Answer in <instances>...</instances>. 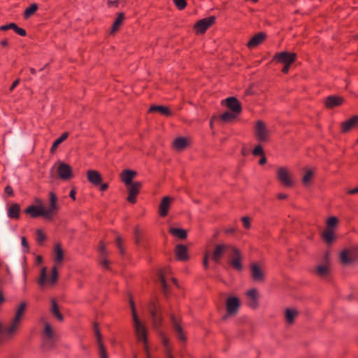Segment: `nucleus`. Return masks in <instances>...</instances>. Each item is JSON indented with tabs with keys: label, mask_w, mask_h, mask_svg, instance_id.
<instances>
[{
	"label": "nucleus",
	"mask_w": 358,
	"mask_h": 358,
	"mask_svg": "<svg viewBox=\"0 0 358 358\" xmlns=\"http://www.w3.org/2000/svg\"><path fill=\"white\" fill-rule=\"evenodd\" d=\"M14 31L21 36H24L26 35V31L22 28L18 27L17 26V28L14 29Z\"/></svg>",
	"instance_id": "nucleus-52"
},
{
	"label": "nucleus",
	"mask_w": 358,
	"mask_h": 358,
	"mask_svg": "<svg viewBox=\"0 0 358 358\" xmlns=\"http://www.w3.org/2000/svg\"><path fill=\"white\" fill-rule=\"evenodd\" d=\"M298 312L294 308H287L285 310V319L287 323L292 324L296 317Z\"/></svg>",
	"instance_id": "nucleus-38"
},
{
	"label": "nucleus",
	"mask_w": 358,
	"mask_h": 358,
	"mask_svg": "<svg viewBox=\"0 0 358 358\" xmlns=\"http://www.w3.org/2000/svg\"><path fill=\"white\" fill-rule=\"evenodd\" d=\"M0 43L2 46L5 47L8 45V41H7V40H3V41H1Z\"/></svg>",
	"instance_id": "nucleus-63"
},
{
	"label": "nucleus",
	"mask_w": 358,
	"mask_h": 358,
	"mask_svg": "<svg viewBox=\"0 0 358 358\" xmlns=\"http://www.w3.org/2000/svg\"><path fill=\"white\" fill-rule=\"evenodd\" d=\"M38 6L36 3L31 4L29 8L24 10V17L28 18L33 15L37 10Z\"/></svg>",
	"instance_id": "nucleus-43"
},
{
	"label": "nucleus",
	"mask_w": 358,
	"mask_h": 358,
	"mask_svg": "<svg viewBox=\"0 0 358 358\" xmlns=\"http://www.w3.org/2000/svg\"><path fill=\"white\" fill-rule=\"evenodd\" d=\"M173 201V198L170 196H164L162 199L159 208V213L162 217H165L168 215L169 208Z\"/></svg>",
	"instance_id": "nucleus-20"
},
{
	"label": "nucleus",
	"mask_w": 358,
	"mask_h": 358,
	"mask_svg": "<svg viewBox=\"0 0 358 358\" xmlns=\"http://www.w3.org/2000/svg\"><path fill=\"white\" fill-rule=\"evenodd\" d=\"M231 246V244L221 243L216 245L212 253V260L215 263H219L224 254L227 255L229 250V248Z\"/></svg>",
	"instance_id": "nucleus-11"
},
{
	"label": "nucleus",
	"mask_w": 358,
	"mask_h": 358,
	"mask_svg": "<svg viewBox=\"0 0 358 358\" xmlns=\"http://www.w3.org/2000/svg\"><path fill=\"white\" fill-rule=\"evenodd\" d=\"M241 152H242V155H243V156H246V155L248 154V150H246L245 148H243V149H242Z\"/></svg>",
	"instance_id": "nucleus-64"
},
{
	"label": "nucleus",
	"mask_w": 358,
	"mask_h": 358,
	"mask_svg": "<svg viewBox=\"0 0 358 358\" xmlns=\"http://www.w3.org/2000/svg\"><path fill=\"white\" fill-rule=\"evenodd\" d=\"M210 255V253L208 251L206 252L204 254L203 260V266L205 269L208 268V259H209Z\"/></svg>",
	"instance_id": "nucleus-49"
},
{
	"label": "nucleus",
	"mask_w": 358,
	"mask_h": 358,
	"mask_svg": "<svg viewBox=\"0 0 358 358\" xmlns=\"http://www.w3.org/2000/svg\"><path fill=\"white\" fill-rule=\"evenodd\" d=\"M94 332L96 339V343L99 348V353L100 358H108V355L106 353V350L105 348V346L102 342V337L101 332L99 331V329L96 326L94 327Z\"/></svg>",
	"instance_id": "nucleus-23"
},
{
	"label": "nucleus",
	"mask_w": 358,
	"mask_h": 358,
	"mask_svg": "<svg viewBox=\"0 0 358 358\" xmlns=\"http://www.w3.org/2000/svg\"><path fill=\"white\" fill-rule=\"evenodd\" d=\"M343 102V98L338 96H328L325 101L324 104L327 108H332L336 106L341 105Z\"/></svg>",
	"instance_id": "nucleus-26"
},
{
	"label": "nucleus",
	"mask_w": 358,
	"mask_h": 358,
	"mask_svg": "<svg viewBox=\"0 0 358 358\" xmlns=\"http://www.w3.org/2000/svg\"><path fill=\"white\" fill-rule=\"evenodd\" d=\"M340 260L344 265H349L358 260V245L343 250L340 253Z\"/></svg>",
	"instance_id": "nucleus-9"
},
{
	"label": "nucleus",
	"mask_w": 358,
	"mask_h": 358,
	"mask_svg": "<svg viewBox=\"0 0 358 358\" xmlns=\"http://www.w3.org/2000/svg\"><path fill=\"white\" fill-rule=\"evenodd\" d=\"M241 306V301L237 296H229L226 299V308L227 314L233 315L236 314Z\"/></svg>",
	"instance_id": "nucleus-12"
},
{
	"label": "nucleus",
	"mask_w": 358,
	"mask_h": 358,
	"mask_svg": "<svg viewBox=\"0 0 358 358\" xmlns=\"http://www.w3.org/2000/svg\"><path fill=\"white\" fill-rule=\"evenodd\" d=\"M266 162H267V159L265 157L264 154L263 155H261V159L259 161V164L260 165H264L266 163Z\"/></svg>",
	"instance_id": "nucleus-54"
},
{
	"label": "nucleus",
	"mask_w": 358,
	"mask_h": 358,
	"mask_svg": "<svg viewBox=\"0 0 358 358\" xmlns=\"http://www.w3.org/2000/svg\"><path fill=\"white\" fill-rule=\"evenodd\" d=\"M242 222H243V227L245 228V229H250V219L248 217H242Z\"/></svg>",
	"instance_id": "nucleus-50"
},
{
	"label": "nucleus",
	"mask_w": 358,
	"mask_h": 358,
	"mask_svg": "<svg viewBox=\"0 0 358 358\" xmlns=\"http://www.w3.org/2000/svg\"><path fill=\"white\" fill-rule=\"evenodd\" d=\"M69 136L68 132L63 133L59 138L56 139L50 149L51 152H54L55 150L57 149V148L59 146V144H61L64 141H65Z\"/></svg>",
	"instance_id": "nucleus-40"
},
{
	"label": "nucleus",
	"mask_w": 358,
	"mask_h": 358,
	"mask_svg": "<svg viewBox=\"0 0 358 358\" xmlns=\"http://www.w3.org/2000/svg\"><path fill=\"white\" fill-rule=\"evenodd\" d=\"M264 154V150L261 145H257L252 150V155L254 156H261L263 155Z\"/></svg>",
	"instance_id": "nucleus-44"
},
{
	"label": "nucleus",
	"mask_w": 358,
	"mask_h": 358,
	"mask_svg": "<svg viewBox=\"0 0 358 358\" xmlns=\"http://www.w3.org/2000/svg\"><path fill=\"white\" fill-rule=\"evenodd\" d=\"M227 255L229 265L235 271L241 272L243 269V255L235 245H231Z\"/></svg>",
	"instance_id": "nucleus-6"
},
{
	"label": "nucleus",
	"mask_w": 358,
	"mask_h": 358,
	"mask_svg": "<svg viewBox=\"0 0 358 358\" xmlns=\"http://www.w3.org/2000/svg\"><path fill=\"white\" fill-rule=\"evenodd\" d=\"M5 192L9 195H13V192L12 187L10 186H6L5 188Z\"/></svg>",
	"instance_id": "nucleus-55"
},
{
	"label": "nucleus",
	"mask_w": 358,
	"mask_h": 358,
	"mask_svg": "<svg viewBox=\"0 0 358 358\" xmlns=\"http://www.w3.org/2000/svg\"><path fill=\"white\" fill-rule=\"evenodd\" d=\"M36 235H37V238H36L37 241L40 243H43V241L45 239V236L41 229L37 230Z\"/></svg>",
	"instance_id": "nucleus-48"
},
{
	"label": "nucleus",
	"mask_w": 358,
	"mask_h": 358,
	"mask_svg": "<svg viewBox=\"0 0 358 358\" xmlns=\"http://www.w3.org/2000/svg\"><path fill=\"white\" fill-rule=\"evenodd\" d=\"M129 195L127 197V201L130 203H134L136 201V196L138 195L140 188L141 187V183L140 182H135L133 184L127 185Z\"/></svg>",
	"instance_id": "nucleus-17"
},
{
	"label": "nucleus",
	"mask_w": 358,
	"mask_h": 358,
	"mask_svg": "<svg viewBox=\"0 0 358 358\" xmlns=\"http://www.w3.org/2000/svg\"><path fill=\"white\" fill-rule=\"evenodd\" d=\"M173 3L179 10H183L186 6V0H173Z\"/></svg>",
	"instance_id": "nucleus-45"
},
{
	"label": "nucleus",
	"mask_w": 358,
	"mask_h": 358,
	"mask_svg": "<svg viewBox=\"0 0 358 358\" xmlns=\"http://www.w3.org/2000/svg\"><path fill=\"white\" fill-rule=\"evenodd\" d=\"M276 179L285 187H291L294 184L291 171L287 166L277 168Z\"/></svg>",
	"instance_id": "nucleus-8"
},
{
	"label": "nucleus",
	"mask_w": 358,
	"mask_h": 358,
	"mask_svg": "<svg viewBox=\"0 0 358 358\" xmlns=\"http://www.w3.org/2000/svg\"><path fill=\"white\" fill-rule=\"evenodd\" d=\"M159 280H160V283L163 287V289L165 293H166L167 292V283H166V278H165V275L164 274L161 272L159 273Z\"/></svg>",
	"instance_id": "nucleus-46"
},
{
	"label": "nucleus",
	"mask_w": 358,
	"mask_h": 358,
	"mask_svg": "<svg viewBox=\"0 0 358 358\" xmlns=\"http://www.w3.org/2000/svg\"><path fill=\"white\" fill-rule=\"evenodd\" d=\"M315 171L313 169H308L302 178V182L305 186H309L314 177Z\"/></svg>",
	"instance_id": "nucleus-36"
},
{
	"label": "nucleus",
	"mask_w": 358,
	"mask_h": 358,
	"mask_svg": "<svg viewBox=\"0 0 358 358\" xmlns=\"http://www.w3.org/2000/svg\"><path fill=\"white\" fill-rule=\"evenodd\" d=\"M50 196V206L47 208L44 206L31 205L24 210V213L29 215L31 217H43L45 219L51 220L54 215L57 213V198L53 192L49 193Z\"/></svg>",
	"instance_id": "nucleus-3"
},
{
	"label": "nucleus",
	"mask_w": 358,
	"mask_h": 358,
	"mask_svg": "<svg viewBox=\"0 0 358 358\" xmlns=\"http://www.w3.org/2000/svg\"><path fill=\"white\" fill-rule=\"evenodd\" d=\"M131 309L132 312L133 326L135 331L136 338L138 342L143 344L144 349L146 352L148 358H150L148 351V345L147 341V328L145 324L138 318L137 313L135 309L134 303L132 301H130Z\"/></svg>",
	"instance_id": "nucleus-5"
},
{
	"label": "nucleus",
	"mask_w": 358,
	"mask_h": 358,
	"mask_svg": "<svg viewBox=\"0 0 358 358\" xmlns=\"http://www.w3.org/2000/svg\"><path fill=\"white\" fill-rule=\"evenodd\" d=\"M358 123V116L355 115L348 120L343 122L342 131L343 132H347L351 129L356 124Z\"/></svg>",
	"instance_id": "nucleus-32"
},
{
	"label": "nucleus",
	"mask_w": 358,
	"mask_h": 358,
	"mask_svg": "<svg viewBox=\"0 0 358 358\" xmlns=\"http://www.w3.org/2000/svg\"><path fill=\"white\" fill-rule=\"evenodd\" d=\"M188 141L184 137H178L176 138L173 143V147L177 150H182L187 145Z\"/></svg>",
	"instance_id": "nucleus-35"
},
{
	"label": "nucleus",
	"mask_w": 358,
	"mask_h": 358,
	"mask_svg": "<svg viewBox=\"0 0 358 358\" xmlns=\"http://www.w3.org/2000/svg\"><path fill=\"white\" fill-rule=\"evenodd\" d=\"M277 197L278 199H285L287 198V194L285 193H279L277 194Z\"/></svg>",
	"instance_id": "nucleus-56"
},
{
	"label": "nucleus",
	"mask_w": 358,
	"mask_h": 358,
	"mask_svg": "<svg viewBox=\"0 0 358 358\" xmlns=\"http://www.w3.org/2000/svg\"><path fill=\"white\" fill-rule=\"evenodd\" d=\"M329 268L328 265H319L317 267V274L320 277H325L329 274Z\"/></svg>",
	"instance_id": "nucleus-42"
},
{
	"label": "nucleus",
	"mask_w": 358,
	"mask_h": 358,
	"mask_svg": "<svg viewBox=\"0 0 358 358\" xmlns=\"http://www.w3.org/2000/svg\"><path fill=\"white\" fill-rule=\"evenodd\" d=\"M250 268L252 279L255 282H263L264 280V270L257 264H251Z\"/></svg>",
	"instance_id": "nucleus-19"
},
{
	"label": "nucleus",
	"mask_w": 358,
	"mask_h": 358,
	"mask_svg": "<svg viewBox=\"0 0 358 358\" xmlns=\"http://www.w3.org/2000/svg\"><path fill=\"white\" fill-rule=\"evenodd\" d=\"M248 304L252 308H257L259 306V293L257 289H251L246 292Z\"/></svg>",
	"instance_id": "nucleus-18"
},
{
	"label": "nucleus",
	"mask_w": 358,
	"mask_h": 358,
	"mask_svg": "<svg viewBox=\"0 0 358 358\" xmlns=\"http://www.w3.org/2000/svg\"><path fill=\"white\" fill-rule=\"evenodd\" d=\"M150 112L157 111L166 116L171 115V113L167 107L162 106H152L150 108Z\"/></svg>",
	"instance_id": "nucleus-39"
},
{
	"label": "nucleus",
	"mask_w": 358,
	"mask_h": 358,
	"mask_svg": "<svg viewBox=\"0 0 358 358\" xmlns=\"http://www.w3.org/2000/svg\"><path fill=\"white\" fill-rule=\"evenodd\" d=\"M64 259V252L59 244L55 245L53 252V260L55 265L52 268V274L50 277L47 275V269L43 267L41 269V276L38 280V284L42 287H52L53 286L57 280L58 273L57 266H60Z\"/></svg>",
	"instance_id": "nucleus-2"
},
{
	"label": "nucleus",
	"mask_w": 358,
	"mask_h": 358,
	"mask_svg": "<svg viewBox=\"0 0 358 358\" xmlns=\"http://www.w3.org/2000/svg\"><path fill=\"white\" fill-rule=\"evenodd\" d=\"M19 83V80H15L13 84L11 85L10 87V91H13L16 87L17 85H18Z\"/></svg>",
	"instance_id": "nucleus-57"
},
{
	"label": "nucleus",
	"mask_w": 358,
	"mask_h": 358,
	"mask_svg": "<svg viewBox=\"0 0 358 358\" xmlns=\"http://www.w3.org/2000/svg\"><path fill=\"white\" fill-rule=\"evenodd\" d=\"M266 38V34L264 33L260 32L255 34L248 42V47L249 48H254L261 44L264 40Z\"/></svg>",
	"instance_id": "nucleus-27"
},
{
	"label": "nucleus",
	"mask_w": 358,
	"mask_h": 358,
	"mask_svg": "<svg viewBox=\"0 0 358 358\" xmlns=\"http://www.w3.org/2000/svg\"><path fill=\"white\" fill-rule=\"evenodd\" d=\"M215 22L214 17H210L199 20L194 25V29L197 34H203Z\"/></svg>",
	"instance_id": "nucleus-16"
},
{
	"label": "nucleus",
	"mask_w": 358,
	"mask_h": 358,
	"mask_svg": "<svg viewBox=\"0 0 358 358\" xmlns=\"http://www.w3.org/2000/svg\"><path fill=\"white\" fill-rule=\"evenodd\" d=\"M222 104H224L230 111L234 112L238 115L242 111V107L239 101L234 97H228L222 101Z\"/></svg>",
	"instance_id": "nucleus-14"
},
{
	"label": "nucleus",
	"mask_w": 358,
	"mask_h": 358,
	"mask_svg": "<svg viewBox=\"0 0 358 358\" xmlns=\"http://www.w3.org/2000/svg\"><path fill=\"white\" fill-rule=\"evenodd\" d=\"M274 59L283 64H291L296 59V54L288 52H281L274 56Z\"/></svg>",
	"instance_id": "nucleus-15"
},
{
	"label": "nucleus",
	"mask_w": 358,
	"mask_h": 358,
	"mask_svg": "<svg viewBox=\"0 0 358 358\" xmlns=\"http://www.w3.org/2000/svg\"><path fill=\"white\" fill-rule=\"evenodd\" d=\"M357 193H358V187H356V188H354V189H350L348 191V194H355Z\"/></svg>",
	"instance_id": "nucleus-59"
},
{
	"label": "nucleus",
	"mask_w": 358,
	"mask_h": 358,
	"mask_svg": "<svg viewBox=\"0 0 358 358\" xmlns=\"http://www.w3.org/2000/svg\"><path fill=\"white\" fill-rule=\"evenodd\" d=\"M175 254L179 261H186L189 259L188 249L185 245H177L175 248Z\"/></svg>",
	"instance_id": "nucleus-22"
},
{
	"label": "nucleus",
	"mask_w": 358,
	"mask_h": 358,
	"mask_svg": "<svg viewBox=\"0 0 358 358\" xmlns=\"http://www.w3.org/2000/svg\"><path fill=\"white\" fill-rule=\"evenodd\" d=\"M239 115L232 111H225L220 116V120L224 122H230L238 117Z\"/></svg>",
	"instance_id": "nucleus-34"
},
{
	"label": "nucleus",
	"mask_w": 358,
	"mask_h": 358,
	"mask_svg": "<svg viewBox=\"0 0 358 358\" xmlns=\"http://www.w3.org/2000/svg\"><path fill=\"white\" fill-rule=\"evenodd\" d=\"M76 192L75 190V189H72L70 192V194H69V196L71 199H73V200L76 199Z\"/></svg>",
	"instance_id": "nucleus-58"
},
{
	"label": "nucleus",
	"mask_w": 358,
	"mask_h": 358,
	"mask_svg": "<svg viewBox=\"0 0 358 358\" xmlns=\"http://www.w3.org/2000/svg\"><path fill=\"white\" fill-rule=\"evenodd\" d=\"M87 178L88 181L95 186L101 185L102 178L101 174L95 170H88L87 171Z\"/></svg>",
	"instance_id": "nucleus-24"
},
{
	"label": "nucleus",
	"mask_w": 358,
	"mask_h": 358,
	"mask_svg": "<svg viewBox=\"0 0 358 358\" xmlns=\"http://www.w3.org/2000/svg\"><path fill=\"white\" fill-rule=\"evenodd\" d=\"M15 28H17V25H16V24L12 22V23L8 24H4V25L1 26L0 30H1V31H7L8 29L14 30Z\"/></svg>",
	"instance_id": "nucleus-47"
},
{
	"label": "nucleus",
	"mask_w": 358,
	"mask_h": 358,
	"mask_svg": "<svg viewBox=\"0 0 358 358\" xmlns=\"http://www.w3.org/2000/svg\"><path fill=\"white\" fill-rule=\"evenodd\" d=\"M254 134L259 142L266 143L269 141L271 132L263 121L258 120L254 127Z\"/></svg>",
	"instance_id": "nucleus-7"
},
{
	"label": "nucleus",
	"mask_w": 358,
	"mask_h": 358,
	"mask_svg": "<svg viewBox=\"0 0 358 358\" xmlns=\"http://www.w3.org/2000/svg\"><path fill=\"white\" fill-rule=\"evenodd\" d=\"M148 310L152 317L153 327L160 336L166 358H173L171 354V347L168 338L159 329L162 322V317L158 306L155 303H151L149 305Z\"/></svg>",
	"instance_id": "nucleus-4"
},
{
	"label": "nucleus",
	"mask_w": 358,
	"mask_h": 358,
	"mask_svg": "<svg viewBox=\"0 0 358 358\" xmlns=\"http://www.w3.org/2000/svg\"><path fill=\"white\" fill-rule=\"evenodd\" d=\"M35 202L36 203V206H43L42 200L39 198H36Z\"/></svg>",
	"instance_id": "nucleus-61"
},
{
	"label": "nucleus",
	"mask_w": 358,
	"mask_h": 358,
	"mask_svg": "<svg viewBox=\"0 0 358 358\" xmlns=\"http://www.w3.org/2000/svg\"><path fill=\"white\" fill-rule=\"evenodd\" d=\"M171 321L178 339L181 342H185L187 338L179 321L173 316L171 317Z\"/></svg>",
	"instance_id": "nucleus-21"
},
{
	"label": "nucleus",
	"mask_w": 358,
	"mask_h": 358,
	"mask_svg": "<svg viewBox=\"0 0 358 358\" xmlns=\"http://www.w3.org/2000/svg\"><path fill=\"white\" fill-rule=\"evenodd\" d=\"M54 168L56 169L57 175L61 180H69L73 178V169L68 164L59 161L55 164Z\"/></svg>",
	"instance_id": "nucleus-10"
},
{
	"label": "nucleus",
	"mask_w": 358,
	"mask_h": 358,
	"mask_svg": "<svg viewBox=\"0 0 358 358\" xmlns=\"http://www.w3.org/2000/svg\"><path fill=\"white\" fill-rule=\"evenodd\" d=\"M169 232L175 238L179 239H185L187 236L186 230L182 228L171 227Z\"/></svg>",
	"instance_id": "nucleus-29"
},
{
	"label": "nucleus",
	"mask_w": 358,
	"mask_h": 358,
	"mask_svg": "<svg viewBox=\"0 0 358 358\" xmlns=\"http://www.w3.org/2000/svg\"><path fill=\"white\" fill-rule=\"evenodd\" d=\"M26 310L27 303L22 301L16 308L14 315L5 327H3L0 322V344L12 339L17 334L21 328Z\"/></svg>",
	"instance_id": "nucleus-1"
},
{
	"label": "nucleus",
	"mask_w": 358,
	"mask_h": 358,
	"mask_svg": "<svg viewBox=\"0 0 358 358\" xmlns=\"http://www.w3.org/2000/svg\"><path fill=\"white\" fill-rule=\"evenodd\" d=\"M117 246L118 247L120 252H123V249L122 246V240L120 237L117 238Z\"/></svg>",
	"instance_id": "nucleus-53"
},
{
	"label": "nucleus",
	"mask_w": 358,
	"mask_h": 358,
	"mask_svg": "<svg viewBox=\"0 0 358 358\" xmlns=\"http://www.w3.org/2000/svg\"><path fill=\"white\" fill-rule=\"evenodd\" d=\"M51 313L60 322L63 321L64 317L62 313L59 311V306L55 301V299L51 300V307H50Z\"/></svg>",
	"instance_id": "nucleus-31"
},
{
	"label": "nucleus",
	"mask_w": 358,
	"mask_h": 358,
	"mask_svg": "<svg viewBox=\"0 0 358 358\" xmlns=\"http://www.w3.org/2000/svg\"><path fill=\"white\" fill-rule=\"evenodd\" d=\"M99 252H100L101 255V265L104 268H108V262L106 259V258L105 257L106 254V247H105V245L103 243H101V245H100Z\"/></svg>",
	"instance_id": "nucleus-41"
},
{
	"label": "nucleus",
	"mask_w": 358,
	"mask_h": 358,
	"mask_svg": "<svg viewBox=\"0 0 358 358\" xmlns=\"http://www.w3.org/2000/svg\"><path fill=\"white\" fill-rule=\"evenodd\" d=\"M136 172L131 170H124L121 174L122 182L127 186L133 184L132 180L136 176Z\"/></svg>",
	"instance_id": "nucleus-28"
},
{
	"label": "nucleus",
	"mask_w": 358,
	"mask_h": 358,
	"mask_svg": "<svg viewBox=\"0 0 358 358\" xmlns=\"http://www.w3.org/2000/svg\"><path fill=\"white\" fill-rule=\"evenodd\" d=\"M290 64H284V67L282 69V72L284 73H287L289 71Z\"/></svg>",
	"instance_id": "nucleus-60"
},
{
	"label": "nucleus",
	"mask_w": 358,
	"mask_h": 358,
	"mask_svg": "<svg viewBox=\"0 0 358 358\" xmlns=\"http://www.w3.org/2000/svg\"><path fill=\"white\" fill-rule=\"evenodd\" d=\"M21 244L25 252L29 251V244L24 237H21Z\"/></svg>",
	"instance_id": "nucleus-51"
},
{
	"label": "nucleus",
	"mask_w": 358,
	"mask_h": 358,
	"mask_svg": "<svg viewBox=\"0 0 358 358\" xmlns=\"http://www.w3.org/2000/svg\"><path fill=\"white\" fill-rule=\"evenodd\" d=\"M20 207L17 203H13L8 209V216L10 218L17 219L20 215Z\"/></svg>",
	"instance_id": "nucleus-33"
},
{
	"label": "nucleus",
	"mask_w": 358,
	"mask_h": 358,
	"mask_svg": "<svg viewBox=\"0 0 358 358\" xmlns=\"http://www.w3.org/2000/svg\"><path fill=\"white\" fill-rule=\"evenodd\" d=\"M55 335L52 326L48 322H45L43 334V344L48 347H50L55 340Z\"/></svg>",
	"instance_id": "nucleus-13"
},
{
	"label": "nucleus",
	"mask_w": 358,
	"mask_h": 358,
	"mask_svg": "<svg viewBox=\"0 0 358 358\" xmlns=\"http://www.w3.org/2000/svg\"><path fill=\"white\" fill-rule=\"evenodd\" d=\"M124 20V15L122 13H120L117 15V17H116L115 20L114 21L113 26L111 27L110 32L114 33L117 31L119 28L120 27L123 20Z\"/></svg>",
	"instance_id": "nucleus-37"
},
{
	"label": "nucleus",
	"mask_w": 358,
	"mask_h": 358,
	"mask_svg": "<svg viewBox=\"0 0 358 358\" xmlns=\"http://www.w3.org/2000/svg\"><path fill=\"white\" fill-rule=\"evenodd\" d=\"M108 189V185L106 183L101 184L100 186L101 191H105Z\"/></svg>",
	"instance_id": "nucleus-62"
},
{
	"label": "nucleus",
	"mask_w": 358,
	"mask_h": 358,
	"mask_svg": "<svg viewBox=\"0 0 358 358\" xmlns=\"http://www.w3.org/2000/svg\"><path fill=\"white\" fill-rule=\"evenodd\" d=\"M338 219L335 216H331L326 220L325 222V228L324 229L336 231L338 224Z\"/></svg>",
	"instance_id": "nucleus-30"
},
{
	"label": "nucleus",
	"mask_w": 358,
	"mask_h": 358,
	"mask_svg": "<svg viewBox=\"0 0 358 358\" xmlns=\"http://www.w3.org/2000/svg\"><path fill=\"white\" fill-rule=\"evenodd\" d=\"M336 237V231L324 229L321 233V238L327 245H331Z\"/></svg>",
	"instance_id": "nucleus-25"
}]
</instances>
